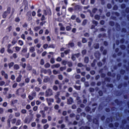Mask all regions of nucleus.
<instances>
[{
	"instance_id": "obj_1",
	"label": "nucleus",
	"mask_w": 129,
	"mask_h": 129,
	"mask_svg": "<svg viewBox=\"0 0 129 129\" xmlns=\"http://www.w3.org/2000/svg\"><path fill=\"white\" fill-rule=\"evenodd\" d=\"M52 95H53V92L51 89H48L46 91L45 96H51Z\"/></svg>"
},
{
	"instance_id": "obj_2",
	"label": "nucleus",
	"mask_w": 129,
	"mask_h": 129,
	"mask_svg": "<svg viewBox=\"0 0 129 129\" xmlns=\"http://www.w3.org/2000/svg\"><path fill=\"white\" fill-rule=\"evenodd\" d=\"M11 13V8H9L7 9V11H6L4 14H3V18L4 19H6V17Z\"/></svg>"
},
{
	"instance_id": "obj_3",
	"label": "nucleus",
	"mask_w": 129,
	"mask_h": 129,
	"mask_svg": "<svg viewBox=\"0 0 129 129\" xmlns=\"http://www.w3.org/2000/svg\"><path fill=\"white\" fill-rule=\"evenodd\" d=\"M59 95H60V92L56 93V94L55 95V99H57V103H59L61 100L60 98H59Z\"/></svg>"
},
{
	"instance_id": "obj_4",
	"label": "nucleus",
	"mask_w": 129,
	"mask_h": 129,
	"mask_svg": "<svg viewBox=\"0 0 129 129\" xmlns=\"http://www.w3.org/2000/svg\"><path fill=\"white\" fill-rule=\"evenodd\" d=\"M29 52L30 53H34L35 52V47L34 46H31L29 48Z\"/></svg>"
},
{
	"instance_id": "obj_5",
	"label": "nucleus",
	"mask_w": 129,
	"mask_h": 129,
	"mask_svg": "<svg viewBox=\"0 0 129 129\" xmlns=\"http://www.w3.org/2000/svg\"><path fill=\"white\" fill-rule=\"evenodd\" d=\"M46 101L47 103H48L49 105L51 104V102H54V99H46Z\"/></svg>"
},
{
	"instance_id": "obj_6",
	"label": "nucleus",
	"mask_w": 129,
	"mask_h": 129,
	"mask_svg": "<svg viewBox=\"0 0 129 129\" xmlns=\"http://www.w3.org/2000/svg\"><path fill=\"white\" fill-rule=\"evenodd\" d=\"M79 54H74L72 56V59H73V61H75L76 60V57H79Z\"/></svg>"
},
{
	"instance_id": "obj_7",
	"label": "nucleus",
	"mask_w": 129,
	"mask_h": 129,
	"mask_svg": "<svg viewBox=\"0 0 129 129\" xmlns=\"http://www.w3.org/2000/svg\"><path fill=\"white\" fill-rule=\"evenodd\" d=\"M72 102H73V99L72 98H70L68 99V104H72Z\"/></svg>"
},
{
	"instance_id": "obj_8",
	"label": "nucleus",
	"mask_w": 129,
	"mask_h": 129,
	"mask_svg": "<svg viewBox=\"0 0 129 129\" xmlns=\"http://www.w3.org/2000/svg\"><path fill=\"white\" fill-rule=\"evenodd\" d=\"M21 80H22V75H20L16 79V81L17 82H21Z\"/></svg>"
},
{
	"instance_id": "obj_9",
	"label": "nucleus",
	"mask_w": 129,
	"mask_h": 129,
	"mask_svg": "<svg viewBox=\"0 0 129 129\" xmlns=\"http://www.w3.org/2000/svg\"><path fill=\"white\" fill-rule=\"evenodd\" d=\"M25 123H30L31 122V120L28 118H26L24 120Z\"/></svg>"
},
{
	"instance_id": "obj_10",
	"label": "nucleus",
	"mask_w": 129,
	"mask_h": 129,
	"mask_svg": "<svg viewBox=\"0 0 129 129\" xmlns=\"http://www.w3.org/2000/svg\"><path fill=\"white\" fill-rule=\"evenodd\" d=\"M14 69H15V70H18V69H20V66L18 64H15L14 66Z\"/></svg>"
},
{
	"instance_id": "obj_11",
	"label": "nucleus",
	"mask_w": 129,
	"mask_h": 129,
	"mask_svg": "<svg viewBox=\"0 0 129 129\" xmlns=\"http://www.w3.org/2000/svg\"><path fill=\"white\" fill-rule=\"evenodd\" d=\"M68 46L69 48H70V47H74V43L73 42H70L68 44Z\"/></svg>"
},
{
	"instance_id": "obj_12",
	"label": "nucleus",
	"mask_w": 129,
	"mask_h": 129,
	"mask_svg": "<svg viewBox=\"0 0 129 129\" xmlns=\"http://www.w3.org/2000/svg\"><path fill=\"white\" fill-rule=\"evenodd\" d=\"M81 3L83 5H87V3H88V0H81Z\"/></svg>"
},
{
	"instance_id": "obj_13",
	"label": "nucleus",
	"mask_w": 129,
	"mask_h": 129,
	"mask_svg": "<svg viewBox=\"0 0 129 129\" xmlns=\"http://www.w3.org/2000/svg\"><path fill=\"white\" fill-rule=\"evenodd\" d=\"M13 48L15 49L16 52H19V51H20V50H21V47H18V46L14 47H13Z\"/></svg>"
},
{
	"instance_id": "obj_14",
	"label": "nucleus",
	"mask_w": 129,
	"mask_h": 129,
	"mask_svg": "<svg viewBox=\"0 0 129 129\" xmlns=\"http://www.w3.org/2000/svg\"><path fill=\"white\" fill-rule=\"evenodd\" d=\"M27 51H28V48L24 47L23 48L22 52V53H27Z\"/></svg>"
},
{
	"instance_id": "obj_15",
	"label": "nucleus",
	"mask_w": 129,
	"mask_h": 129,
	"mask_svg": "<svg viewBox=\"0 0 129 129\" xmlns=\"http://www.w3.org/2000/svg\"><path fill=\"white\" fill-rule=\"evenodd\" d=\"M21 123H22V120H21L20 119L17 120L16 122V125H20Z\"/></svg>"
},
{
	"instance_id": "obj_16",
	"label": "nucleus",
	"mask_w": 129,
	"mask_h": 129,
	"mask_svg": "<svg viewBox=\"0 0 129 129\" xmlns=\"http://www.w3.org/2000/svg\"><path fill=\"white\" fill-rule=\"evenodd\" d=\"M68 62L65 60H63L62 61H61V64L62 65H64V66L66 65H67L68 64Z\"/></svg>"
},
{
	"instance_id": "obj_17",
	"label": "nucleus",
	"mask_w": 129,
	"mask_h": 129,
	"mask_svg": "<svg viewBox=\"0 0 129 129\" xmlns=\"http://www.w3.org/2000/svg\"><path fill=\"white\" fill-rule=\"evenodd\" d=\"M27 70H29V71H30V70H32V66L29 64H27Z\"/></svg>"
},
{
	"instance_id": "obj_18",
	"label": "nucleus",
	"mask_w": 129,
	"mask_h": 129,
	"mask_svg": "<svg viewBox=\"0 0 129 129\" xmlns=\"http://www.w3.org/2000/svg\"><path fill=\"white\" fill-rule=\"evenodd\" d=\"M71 26H67L66 27V31H71Z\"/></svg>"
},
{
	"instance_id": "obj_19",
	"label": "nucleus",
	"mask_w": 129,
	"mask_h": 129,
	"mask_svg": "<svg viewBox=\"0 0 129 129\" xmlns=\"http://www.w3.org/2000/svg\"><path fill=\"white\" fill-rule=\"evenodd\" d=\"M40 113H41L42 115V117H45V116H46V115L45 114V113H44V111H40Z\"/></svg>"
},
{
	"instance_id": "obj_20",
	"label": "nucleus",
	"mask_w": 129,
	"mask_h": 129,
	"mask_svg": "<svg viewBox=\"0 0 129 129\" xmlns=\"http://www.w3.org/2000/svg\"><path fill=\"white\" fill-rule=\"evenodd\" d=\"M14 63L13 62H10V63H9L8 66H9V68L13 67L14 66Z\"/></svg>"
},
{
	"instance_id": "obj_21",
	"label": "nucleus",
	"mask_w": 129,
	"mask_h": 129,
	"mask_svg": "<svg viewBox=\"0 0 129 129\" xmlns=\"http://www.w3.org/2000/svg\"><path fill=\"white\" fill-rule=\"evenodd\" d=\"M18 44H19L20 46H23V45H24V42L22 40H19Z\"/></svg>"
},
{
	"instance_id": "obj_22",
	"label": "nucleus",
	"mask_w": 129,
	"mask_h": 129,
	"mask_svg": "<svg viewBox=\"0 0 129 129\" xmlns=\"http://www.w3.org/2000/svg\"><path fill=\"white\" fill-rule=\"evenodd\" d=\"M12 45H15V44H17V40L15 39H14L12 41Z\"/></svg>"
},
{
	"instance_id": "obj_23",
	"label": "nucleus",
	"mask_w": 129,
	"mask_h": 129,
	"mask_svg": "<svg viewBox=\"0 0 129 129\" xmlns=\"http://www.w3.org/2000/svg\"><path fill=\"white\" fill-rule=\"evenodd\" d=\"M43 52V48H40V49L37 50L38 54H41Z\"/></svg>"
},
{
	"instance_id": "obj_24",
	"label": "nucleus",
	"mask_w": 129,
	"mask_h": 129,
	"mask_svg": "<svg viewBox=\"0 0 129 129\" xmlns=\"http://www.w3.org/2000/svg\"><path fill=\"white\" fill-rule=\"evenodd\" d=\"M40 29H41V27H36L34 28V30L35 31V32H37V31H39V30H40Z\"/></svg>"
},
{
	"instance_id": "obj_25",
	"label": "nucleus",
	"mask_w": 129,
	"mask_h": 129,
	"mask_svg": "<svg viewBox=\"0 0 129 129\" xmlns=\"http://www.w3.org/2000/svg\"><path fill=\"white\" fill-rule=\"evenodd\" d=\"M12 97H15V94L12 95V94H9L8 96V98H12Z\"/></svg>"
},
{
	"instance_id": "obj_26",
	"label": "nucleus",
	"mask_w": 129,
	"mask_h": 129,
	"mask_svg": "<svg viewBox=\"0 0 129 129\" xmlns=\"http://www.w3.org/2000/svg\"><path fill=\"white\" fill-rule=\"evenodd\" d=\"M47 120L46 119H43L41 120L42 123H47Z\"/></svg>"
},
{
	"instance_id": "obj_27",
	"label": "nucleus",
	"mask_w": 129,
	"mask_h": 129,
	"mask_svg": "<svg viewBox=\"0 0 129 129\" xmlns=\"http://www.w3.org/2000/svg\"><path fill=\"white\" fill-rule=\"evenodd\" d=\"M44 66L45 68H49V67H50V63L47 62L44 65Z\"/></svg>"
},
{
	"instance_id": "obj_28",
	"label": "nucleus",
	"mask_w": 129,
	"mask_h": 129,
	"mask_svg": "<svg viewBox=\"0 0 129 129\" xmlns=\"http://www.w3.org/2000/svg\"><path fill=\"white\" fill-rule=\"evenodd\" d=\"M56 61L57 62H61V61H62V58H61L60 57H58L56 59Z\"/></svg>"
},
{
	"instance_id": "obj_29",
	"label": "nucleus",
	"mask_w": 129,
	"mask_h": 129,
	"mask_svg": "<svg viewBox=\"0 0 129 129\" xmlns=\"http://www.w3.org/2000/svg\"><path fill=\"white\" fill-rule=\"evenodd\" d=\"M40 64H41V65H44V64H45V61H44V59H41Z\"/></svg>"
},
{
	"instance_id": "obj_30",
	"label": "nucleus",
	"mask_w": 129,
	"mask_h": 129,
	"mask_svg": "<svg viewBox=\"0 0 129 129\" xmlns=\"http://www.w3.org/2000/svg\"><path fill=\"white\" fill-rule=\"evenodd\" d=\"M58 79L59 80H63V76L62 75H58Z\"/></svg>"
},
{
	"instance_id": "obj_31",
	"label": "nucleus",
	"mask_w": 129,
	"mask_h": 129,
	"mask_svg": "<svg viewBox=\"0 0 129 129\" xmlns=\"http://www.w3.org/2000/svg\"><path fill=\"white\" fill-rule=\"evenodd\" d=\"M16 121H17V119L16 118L13 119L11 120L12 123H13V124L16 123Z\"/></svg>"
},
{
	"instance_id": "obj_32",
	"label": "nucleus",
	"mask_w": 129,
	"mask_h": 129,
	"mask_svg": "<svg viewBox=\"0 0 129 129\" xmlns=\"http://www.w3.org/2000/svg\"><path fill=\"white\" fill-rule=\"evenodd\" d=\"M60 31H65V27L63 26H60Z\"/></svg>"
},
{
	"instance_id": "obj_33",
	"label": "nucleus",
	"mask_w": 129,
	"mask_h": 129,
	"mask_svg": "<svg viewBox=\"0 0 129 129\" xmlns=\"http://www.w3.org/2000/svg\"><path fill=\"white\" fill-rule=\"evenodd\" d=\"M48 127H49V124H46L43 126L44 129H47V128H48Z\"/></svg>"
},
{
	"instance_id": "obj_34",
	"label": "nucleus",
	"mask_w": 129,
	"mask_h": 129,
	"mask_svg": "<svg viewBox=\"0 0 129 129\" xmlns=\"http://www.w3.org/2000/svg\"><path fill=\"white\" fill-rule=\"evenodd\" d=\"M32 53L31 55V56L32 57H36V52H32Z\"/></svg>"
},
{
	"instance_id": "obj_35",
	"label": "nucleus",
	"mask_w": 129,
	"mask_h": 129,
	"mask_svg": "<svg viewBox=\"0 0 129 129\" xmlns=\"http://www.w3.org/2000/svg\"><path fill=\"white\" fill-rule=\"evenodd\" d=\"M68 65L69 67H72V62L70 61L68 62Z\"/></svg>"
},
{
	"instance_id": "obj_36",
	"label": "nucleus",
	"mask_w": 129,
	"mask_h": 129,
	"mask_svg": "<svg viewBox=\"0 0 129 129\" xmlns=\"http://www.w3.org/2000/svg\"><path fill=\"white\" fill-rule=\"evenodd\" d=\"M31 95L32 96V97L35 98V97H36V92H34L32 93Z\"/></svg>"
},
{
	"instance_id": "obj_37",
	"label": "nucleus",
	"mask_w": 129,
	"mask_h": 129,
	"mask_svg": "<svg viewBox=\"0 0 129 129\" xmlns=\"http://www.w3.org/2000/svg\"><path fill=\"white\" fill-rule=\"evenodd\" d=\"M11 79H12V80L14 81L15 80V79H16V77L15 76V75H13L11 76Z\"/></svg>"
},
{
	"instance_id": "obj_38",
	"label": "nucleus",
	"mask_w": 129,
	"mask_h": 129,
	"mask_svg": "<svg viewBox=\"0 0 129 129\" xmlns=\"http://www.w3.org/2000/svg\"><path fill=\"white\" fill-rule=\"evenodd\" d=\"M28 98H29V99H30V100H33L34 99V98L33 97V96L32 95H29L28 96Z\"/></svg>"
},
{
	"instance_id": "obj_39",
	"label": "nucleus",
	"mask_w": 129,
	"mask_h": 129,
	"mask_svg": "<svg viewBox=\"0 0 129 129\" xmlns=\"http://www.w3.org/2000/svg\"><path fill=\"white\" fill-rule=\"evenodd\" d=\"M50 63H51V64H54V63H55V60L54 58H51Z\"/></svg>"
},
{
	"instance_id": "obj_40",
	"label": "nucleus",
	"mask_w": 129,
	"mask_h": 129,
	"mask_svg": "<svg viewBox=\"0 0 129 129\" xmlns=\"http://www.w3.org/2000/svg\"><path fill=\"white\" fill-rule=\"evenodd\" d=\"M8 53H10V54H13V53H14V51H13V50H12V49H8Z\"/></svg>"
},
{
	"instance_id": "obj_41",
	"label": "nucleus",
	"mask_w": 129,
	"mask_h": 129,
	"mask_svg": "<svg viewBox=\"0 0 129 129\" xmlns=\"http://www.w3.org/2000/svg\"><path fill=\"white\" fill-rule=\"evenodd\" d=\"M53 90H58V87H57L56 86H53Z\"/></svg>"
},
{
	"instance_id": "obj_42",
	"label": "nucleus",
	"mask_w": 129,
	"mask_h": 129,
	"mask_svg": "<svg viewBox=\"0 0 129 129\" xmlns=\"http://www.w3.org/2000/svg\"><path fill=\"white\" fill-rule=\"evenodd\" d=\"M86 23H87V21L86 20H84L82 22V26H85V25H86Z\"/></svg>"
},
{
	"instance_id": "obj_43",
	"label": "nucleus",
	"mask_w": 129,
	"mask_h": 129,
	"mask_svg": "<svg viewBox=\"0 0 129 129\" xmlns=\"http://www.w3.org/2000/svg\"><path fill=\"white\" fill-rule=\"evenodd\" d=\"M4 84H5V82L4 81L0 82V86H4Z\"/></svg>"
},
{
	"instance_id": "obj_44",
	"label": "nucleus",
	"mask_w": 129,
	"mask_h": 129,
	"mask_svg": "<svg viewBox=\"0 0 129 129\" xmlns=\"http://www.w3.org/2000/svg\"><path fill=\"white\" fill-rule=\"evenodd\" d=\"M22 113L25 114L27 113V110L26 109H22L21 110Z\"/></svg>"
},
{
	"instance_id": "obj_45",
	"label": "nucleus",
	"mask_w": 129,
	"mask_h": 129,
	"mask_svg": "<svg viewBox=\"0 0 129 129\" xmlns=\"http://www.w3.org/2000/svg\"><path fill=\"white\" fill-rule=\"evenodd\" d=\"M66 70V68L65 67L60 68V71H63V70Z\"/></svg>"
},
{
	"instance_id": "obj_46",
	"label": "nucleus",
	"mask_w": 129,
	"mask_h": 129,
	"mask_svg": "<svg viewBox=\"0 0 129 129\" xmlns=\"http://www.w3.org/2000/svg\"><path fill=\"white\" fill-rule=\"evenodd\" d=\"M43 48L44 49H46V48H48V44H45L43 45Z\"/></svg>"
},
{
	"instance_id": "obj_47",
	"label": "nucleus",
	"mask_w": 129,
	"mask_h": 129,
	"mask_svg": "<svg viewBox=\"0 0 129 129\" xmlns=\"http://www.w3.org/2000/svg\"><path fill=\"white\" fill-rule=\"evenodd\" d=\"M35 44H38L39 43V39H36L34 41Z\"/></svg>"
},
{
	"instance_id": "obj_48",
	"label": "nucleus",
	"mask_w": 129,
	"mask_h": 129,
	"mask_svg": "<svg viewBox=\"0 0 129 129\" xmlns=\"http://www.w3.org/2000/svg\"><path fill=\"white\" fill-rule=\"evenodd\" d=\"M55 68H59L60 67V65L59 63H57L56 64H54Z\"/></svg>"
},
{
	"instance_id": "obj_49",
	"label": "nucleus",
	"mask_w": 129,
	"mask_h": 129,
	"mask_svg": "<svg viewBox=\"0 0 129 129\" xmlns=\"http://www.w3.org/2000/svg\"><path fill=\"white\" fill-rule=\"evenodd\" d=\"M41 46H42V45H41V44H40V43H38V44L36 45L37 48H40Z\"/></svg>"
},
{
	"instance_id": "obj_50",
	"label": "nucleus",
	"mask_w": 129,
	"mask_h": 129,
	"mask_svg": "<svg viewBox=\"0 0 129 129\" xmlns=\"http://www.w3.org/2000/svg\"><path fill=\"white\" fill-rule=\"evenodd\" d=\"M70 52V50H66L64 51V53L66 54V55H67V54H69Z\"/></svg>"
},
{
	"instance_id": "obj_51",
	"label": "nucleus",
	"mask_w": 129,
	"mask_h": 129,
	"mask_svg": "<svg viewBox=\"0 0 129 129\" xmlns=\"http://www.w3.org/2000/svg\"><path fill=\"white\" fill-rule=\"evenodd\" d=\"M85 62L86 63H88V57H86L85 58Z\"/></svg>"
},
{
	"instance_id": "obj_52",
	"label": "nucleus",
	"mask_w": 129,
	"mask_h": 129,
	"mask_svg": "<svg viewBox=\"0 0 129 129\" xmlns=\"http://www.w3.org/2000/svg\"><path fill=\"white\" fill-rule=\"evenodd\" d=\"M31 126H32L33 127H35V126H36V123L35 122H32L31 123Z\"/></svg>"
},
{
	"instance_id": "obj_53",
	"label": "nucleus",
	"mask_w": 129,
	"mask_h": 129,
	"mask_svg": "<svg viewBox=\"0 0 129 129\" xmlns=\"http://www.w3.org/2000/svg\"><path fill=\"white\" fill-rule=\"evenodd\" d=\"M19 85L21 87H22V86H25V83H21L19 84Z\"/></svg>"
},
{
	"instance_id": "obj_54",
	"label": "nucleus",
	"mask_w": 129,
	"mask_h": 129,
	"mask_svg": "<svg viewBox=\"0 0 129 129\" xmlns=\"http://www.w3.org/2000/svg\"><path fill=\"white\" fill-rule=\"evenodd\" d=\"M0 113H4V108H0Z\"/></svg>"
},
{
	"instance_id": "obj_55",
	"label": "nucleus",
	"mask_w": 129,
	"mask_h": 129,
	"mask_svg": "<svg viewBox=\"0 0 129 129\" xmlns=\"http://www.w3.org/2000/svg\"><path fill=\"white\" fill-rule=\"evenodd\" d=\"M26 66H27V64H26V63H22V67H23V68H26Z\"/></svg>"
},
{
	"instance_id": "obj_56",
	"label": "nucleus",
	"mask_w": 129,
	"mask_h": 129,
	"mask_svg": "<svg viewBox=\"0 0 129 129\" xmlns=\"http://www.w3.org/2000/svg\"><path fill=\"white\" fill-rule=\"evenodd\" d=\"M15 116H16V117H19V116H20V113H19V112L16 113Z\"/></svg>"
},
{
	"instance_id": "obj_57",
	"label": "nucleus",
	"mask_w": 129,
	"mask_h": 129,
	"mask_svg": "<svg viewBox=\"0 0 129 129\" xmlns=\"http://www.w3.org/2000/svg\"><path fill=\"white\" fill-rule=\"evenodd\" d=\"M46 54H47V52L44 51V52L42 53V57H44V56H45V55H46Z\"/></svg>"
},
{
	"instance_id": "obj_58",
	"label": "nucleus",
	"mask_w": 129,
	"mask_h": 129,
	"mask_svg": "<svg viewBox=\"0 0 129 129\" xmlns=\"http://www.w3.org/2000/svg\"><path fill=\"white\" fill-rule=\"evenodd\" d=\"M7 105H8V103L7 102H4L3 104V106H4V107H6Z\"/></svg>"
},
{
	"instance_id": "obj_59",
	"label": "nucleus",
	"mask_w": 129,
	"mask_h": 129,
	"mask_svg": "<svg viewBox=\"0 0 129 129\" xmlns=\"http://www.w3.org/2000/svg\"><path fill=\"white\" fill-rule=\"evenodd\" d=\"M26 108L27 109H30V108H31V105H27Z\"/></svg>"
},
{
	"instance_id": "obj_60",
	"label": "nucleus",
	"mask_w": 129,
	"mask_h": 129,
	"mask_svg": "<svg viewBox=\"0 0 129 129\" xmlns=\"http://www.w3.org/2000/svg\"><path fill=\"white\" fill-rule=\"evenodd\" d=\"M76 21L77 23H81V20L80 19H79V18H77Z\"/></svg>"
},
{
	"instance_id": "obj_61",
	"label": "nucleus",
	"mask_w": 129,
	"mask_h": 129,
	"mask_svg": "<svg viewBox=\"0 0 129 129\" xmlns=\"http://www.w3.org/2000/svg\"><path fill=\"white\" fill-rule=\"evenodd\" d=\"M95 19L96 20H99V16H98V15H96V16H95Z\"/></svg>"
},
{
	"instance_id": "obj_62",
	"label": "nucleus",
	"mask_w": 129,
	"mask_h": 129,
	"mask_svg": "<svg viewBox=\"0 0 129 129\" xmlns=\"http://www.w3.org/2000/svg\"><path fill=\"white\" fill-rule=\"evenodd\" d=\"M71 71H72V69H71V68H69L67 70V72H71Z\"/></svg>"
},
{
	"instance_id": "obj_63",
	"label": "nucleus",
	"mask_w": 129,
	"mask_h": 129,
	"mask_svg": "<svg viewBox=\"0 0 129 129\" xmlns=\"http://www.w3.org/2000/svg\"><path fill=\"white\" fill-rule=\"evenodd\" d=\"M72 32L73 33H76V28H73Z\"/></svg>"
},
{
	"instance_id": "obj_64",
	"label": "nucleus",
	"mask_w": 129,
	"mask_h": 129,
	"mask_svg": "<svg viewBox=\"0 0 129 129\" xmlns=\"http://www.w3.org/2000/svg\"><path fill=\"white\" fill-rule=\"evenodd\" d=\"M15 22H20V18H16L15 19Z\"/></svg>"
}]
</instances>
